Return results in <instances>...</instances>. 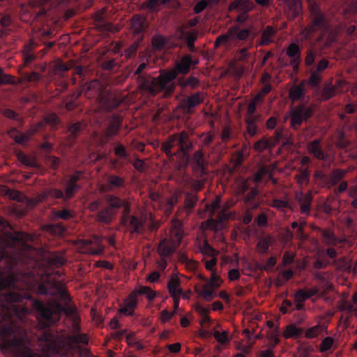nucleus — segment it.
I'll use <instances>...</instances> for the list:
<instances>
[{
  "label": "nucleus",
  "instance_id": "nucleus-41",
  "mask_svg": "<svg viewBox=\"0 0 357 357\" xmlns=\"http://www.w3.org/2000/svg\"><path fill=\"white\" fill-rule=\"evenodd\" d=\"M66 199H68V200L73 198L77 191L81 189V186L79 184L71 183L67 181L66 182Z\"/></svg>",
  "mask_w": 357,
  "mask_h": 357
},
{
  "label": "nucleus",
  "instance_id": "nucleus-5",
  "mask_svg": "<svg viewBox=\"0 0 357 357\" xmlns=\"http://www.w3.org/2000/svg\"><path fill=\"white\" fill-rule=\"evenodd\" d=\"M308 7L311 22L303 31L306 39H310L316 31H320L324 34L329 29V21L326 14L321 11L319 4L314 0H308Z\"/></svg>",
  "mask_w": 357,
  "mask_h": 357
},
{
  "label": "nucleus",
  "instance_id": "nucleus-28",
  "mask_svg": "<svg viewBox=\"0 0 357 357\" xmlns=\"http://www.w3.org/2000/svg\"><path fill=\"white\" fill-rule=\"evenodd\" d=\"M351 170L349 169H334L329 175V185L330 188L337 185L342 179H343L346 174Z\"/></svg>",
  "mask_w": 357,
  "mask_h": 357
},
{
  "label": "nucleus",
  "instance_id": "nucleus-47",
  "mask_svg": "<svg viewBox=\"0 0 357 357\" xmlns=\"http://www.w3.org/2000/svg\"><path fill=\"white\" fill-rule=\"evenodd\" d=\"M288 6L289 10L292 12L294 17L300 15L301 12V4L299 0H289Z\"/></svg>",
  "mask_w": 357,
  "mask_h": 357
},
{
  "label": "nucleus",
  "instance_id": "nucleus-38",
  "mask_svg": "<svg viewBox=\"0 0 357 357\" xmlns=\"http://www.w3.org/2000/svg\"><path fill=\"white\" fill-rule=\"evenodd\" d=\"M253 148L257 152L261 153L266 149H272L273 146L270 139H268L266 137H263L255 143Z\"/></svg>",
  "mask_w": 357,
  "mask_h": 357
},
{
  "label": "nucleus",
  "instance_id": "nucleus-35",
  "mask_svg": "<svg viewBox=\"0 0 357 357\" xmlns=\"http://www.w3.org/2000/svg\"><path fill=\"white\" fill-rule=\"evenodd\" d=\"M323 243L327 245H336L337 240L335 234L331 229H319Z\"/></svg>",
  "mask_w": 357,
  "mask_h": 357
},
{
  "label": "nucleus",
  "instance_id": "nucleus-12",
  "mask_svg": "<svg viewBox=\"0 0 357 357\" xmlns=\"http://www.w3.org/2000/svg\"><path fill=\"white\" fill-rule=\"evenodd\" d=\"M321 144V139H315L310 142L307 145L308 153L317 160L332 162L333 160L330 159V155L323 149Z\"/></svg>",
  "mask_w": 357,
  "mask_h": 357
},
{
  "label": "nucleus",
  "instance_id": "nucleus-9",
  "mask_svg": "<svg viewBox=\"0 0 357 357\" xmlns=\"http://www.w3.org/2000/svg\"><path fill=\"white\" fill-rule=\"evenodd\" d=\"M314 114L312 106H307L305 104H300L296 106L290 114L291 127L297 130L299 129L303 121H307Z\"/></svg>",
  "mask_w": 357,
  "mask_h": 357
},
{
  "label": "nucleus",
  "instance_id": "nucleus-52",
  "mask_svg": "<svg viewBox=\"0 0 357 357\" xmlns=\"http://www.w3.org/2000/svg\"><path fill=\"white\" fill-rule=\"evenodd\" d=\"M197 199H198L196 195L188 193L186 195L185 200V208L188 212L190 211L195 207Z\"/></svg>",
  "mask_w": 357,
  "mask_h": 357
},
{
  "label": "nucleus",
  "instance_id": "nucleus-55",
  "mask_svg": "<svg viewBox=\"0 0 357 357\" xmlns=\"http://www.w3.org/2000/svg\"><path fill=\"white\" fill-rule=\"evenodd\" d=\"M335 95V89L332 85L325 86L321 93V98L327 100L333 98Z\"/></svg>",
  "mask_w": 357,
  "mask_h": 357
},
{
  "label": "nucleus",
  "instance_id": "nucleus-17",
  "mask_svg": "<svg viewBox=\"0 0 357 357\" xmlns=\"http://www.w3.org/2000/svg\"><path fill=\"white\" fill-rule=\"evenodd\" d=\"M82 248L84 252L93 255H100L104 251V247L98 236H96L94 243L91 240L82 241Z\"/></svg>",
  "mask_w": 357,
  "mask_h": 357
},
{
  "label": "nucleus",
  "instance_id": "nucleus-14",
  "mask_svg": "<svg viewBox=\"0 0 357 357\" xmlns=\"http://www.w3.org/2000/svg\"><path fill=\"white\" fill-rule=\"evenodd\" d=\"M229 33L231 36V41L238 43L249 38L252 34V30L250 28H241L238 25H234L229 28Z\"/></svg>",
  "mask_w": 357,
  "mask_h": 357
},
{
  "label": "nucleus",
  "instance_id": "nucleus-27",
  "mask_svg": "<svg viewBox=\"0 0 357 357\" xmlns=\"http://www.w3.org/2000/svg\"><path fill=\"white\" fill-rule=\"evenodd\" d=\"M146 64L145 63H142L141 64H139V66L137 67L136 71L135 72V75H138V82H139V86L140 89L142 90H143L145 93H148L149 95L155 96L158 93H151L148 89H146L145 87H144V86L143 85L144 79V80H149V79L154 80L157 78V77L152 78L151 77H146V76L142 75V73L146 68Z\"/></svg>",
  "mask_w": 357,
  "mask_h": 357
},
{
  "label": "nucleus",
  "instance_id": "nucleus-16",
  "mask_svg": "<svg viewBox=\"0 0 357 357\" xmlns=\"http://www.w3.org/2000/svg\"><path fill=\"white\" fill-rule=\"evenodd\" d=\"M198 37V31L193 29L191 31H180V36L178 38L184 40L190 52L195 53L197 52V48L195 45V43Z\"/></svg>",
  "mask_w": 357,
  "mask_h": 357
},
{
  "label": "nucleus",
  "instance_id": "nucleus-22",
  "mask_svg": "<svg viewBox=\"0 0 357 357\" xmlns=\"http://www.w3.org/2000/svg\"><path fill=\"white\" fill-rule=\"evenodd\" d=\"M126 185V179L123 176H120L114 174H109L106 178V190L114 191L116 189L124 188Z\"/></svg>",
  "mask_w": 357,
  "mask_h": 357
},
{
  "label": "nucleus",
  "instance_id": "nucleus-15",
  "mask_svg": "<svg viewBox=\"0 0 357 357\" xmlns=\"http://www.w3.org/2000/svg\"><path fill=\"white\" fill-rule=\"evenodd\" d=\"M137 304V291H133L124 300L123 306L120 309V312L126 316H132Z\"/></svg>",
  "mask_w": 357,
  "mask_h": 357
},
{
  "label": "nucleus",
  "instance_id": "nucleus-42",
  "mask_svg": "<svg viewBox=\"0 0 357 357\" xmlns=\"http://www.w3.org/2000/svg\"><path fill=\"white\" fill-rule=\"evenodd\" d=\"M167 43V39L166 37L160 35L155 34L152 38V45L154 48L158 50H161L166 46Z\"/></svg>",
  "mask_w": 357,
  "mask_h": 357
},
{
  "label": "nucleus",
  "instance_id": "nucleus-60",
  "mask_svg": "<svg viewBox=\"0 0 357 357\" xmlns=\"http://www.w3.org/2000/svg\"><path fill=\"white\" fill-rule=\"evenodd\" d=\"M294 303L288 299H284L282 301V306L280 307V312L283 314L292 312Z\"/></svg>",
  "mask_w": 357,
  "mask_h": 357
},
{
  "label": "nucleus",
  "instance_id": "nucleus-45",
  "mask_svg": "<svg viewBox=\"0 0 357 357\" xmlns=\"http://www.w3.org/2000/svg\"><path fill=\"white\" fill-rule=\"evenodd\" d=\"M137 294L145 295L149 301L153 300L156 296V292L147 286H141L137 290H135Z\"/></svg>",
  "mask_w": 357,
  "mask_h": 357
},
{
  "label": "nucleus",
  "instance_id": "nucleus-31",
  "mask_svg": "<svg viewBox=\"0 0 357 357\" xmlns=\"http://www.w3.org/2000/svg\"><path fill=\"white\" fill-rule=\"evenodd\" d=\"M177 85L179 86L181 88L186 89L187 87H190L191 89H196L200 84L199 80L194 77V76H190L187 79H185L184 77H178L176 79Z\"/></svg>",
  "mask_w": 357,
  "mask_h": 357
},
{
  "label": "nucleus",
  "instance_id": "nucleus-59",
  "mask_svg": "<svg viewBox=\"0 0 357 357\" xmlns=\"http://www.w3.org/2000/svg\"><path fill=\"white\" fill-rule=\"evenodd\" d=\"M229 40H231V36L229 35L228 30L226 33L217 37L214 44L215 47H219L221 45H226Z\"/></svg>",
  "mask_w": 357,
  "mask_h": 357
},
{
  "label": "nucleus",
  "instance_id": "nucleus-13",
  "mask_svg": "<svg viewBox=\"0 0 357 357\" xmlns=\"http://www.w3.org/2000/svg\"><path fill=\"white\" fill-rule=\"evenodd\" d=\"M287 55L291 59L290 65L296 72L298 70L301 62V49L295 43H291L287 48Z\"/></svg>",
  "mask_w": 357,
  "mask_h": 357
},
{
  "label": "nucleus",
  "instance_id": "nucleus-33",
  "mask_svg": "<svg viewBox=\"0 0 357 357\" xmlns=\"http://www.w3.org/2000/svg\"><path fill=\"white\" fill-rule=\"evenodd\" d=\"M181 282L178 278H171L168 281L167 288L168 291L172 298L181 297L182 294V289L180 287Z\"/></svg>",
  "mask_w": 357,
  "mask_h": 357
},
{
  "label": "nucleus",
  "instance_id": "nucleus-50",
  "mask_svg": "<svg viewBox=\"0 0 357 357\" xmlns=\"http://www.w3.org/2000/svg\"><path fill=\"white\" fill-rule=\"evenodd\" d=\"M199 138L202 139V146L200 148L202 149L204 146H209L215 139V134L212 132L202 133L199 135Z\"/></svg>",
  "mask_w": 357,
  "mask_h": 357
},
{
  "label": "nucleus",
  "instance_id": "nucleus-40",
  "mask_svg": "<svg viewBox=\"0 0 357 357\" xmlns=\"http://www.w3.org/2000/svg\"><path fill=\"white\" fill-rule=\"evenodd\" d=\"M199 250L202 255H207L208 257H217L218 252L215 250L206 240H204L199 245Z\"/></svg>",
  "mask_w": 357,
  "mask_h": 357
},
{
  "label": "nucleus",
  "instance_id": "nucleus-37",
  "mask_svg": "<svg viewBox=\"0 0 357 357\" xmlns=\"http://www.w3.org/2000/svg\"><path fill=\"white\" fill-rule=\"evenodd\" d=\"M66 263L65 259L59 255L50 257L46 262V265L43 264L40 268H58L63 266Z\"/></svg>",
  "mask_w": 357,
  "mask_h": 357
},
{
  "label": "nucleus",
  "instance_id": "nucleus-24",
  "mask_svg": "<svg viewBox=\"0 0 357 357\" xmlns=\"http://www.w3.org/2000/svg\"><path fill=\"white\" fill-rule=\"evenodd\" d=\"M148 26L146 19L142 15H135L132 18L131 29L134 34L143 33Z\"/></svg>",
  "mask_w": 357,
  "mask_h": 357
},
{
  "label": "nucleus",
  "instance_id": "nucleus-1",
  "mask_svg": "<svg viewBox=\"0 0 357 357\" xmlns=\"http://www.w3.org/2000/svg\"><path fill=\"white\" fill-rule=\"evenodd\" d=\"M193 147V143L185 130L169 135L161 144V150L169 158L181 154L185 165L190 162L196 177L202 178L207 175L208 163L202 148L197 150L192 156L190 155L189 153Z\"/></svg>",
  "mask_w": 357,
  "mask_h": 357
},
{
  "label": "nucleus",
  "instance_id": "nucleus-46",
  "mask_svg": "<svg viewBox=\"0 0 357 357\" xmlns=\"http://www.w3.org/2000/svg\"><path fill=\"white\" fill-rule=\"evenodd\" d=\"M295 177L300 185H307L310 181V172L307 168L302 169Z\"/></svg>",
  "mask_w": 357,
  "mask_h": 357
},
{
  "label": "nucleus",
  "instance_id": "nucleus-8",
  "mask_svg": "<svg viewBox=\"0 0 357 357\" xmlns=\"http://www.w3.org/2000/svg\"><path fill=\"white\" fill-rule=\"evenodd\" d=\"M126 199H121L119 196L107 194L105 200L107 206L102 208L96 215V220L101 223L109 225L115 218L117 210L122 208Z\"/></svg>",
  "mask_w": 357,
  "mask_h": 357
},
{
  "label": "nucleus",
  "instance_id": "nucleus-43",
  "mask_svg": "<svg viewBox=\"0 0 357 357\" xmlns=\"http://www.w3.org/2000/svg\"><path fill=\"white\" fill-rule=\"evenodd\" d=\"M268 206L280 211H284L286 208H290V204L287 200L273 199L268 201Z\"/></svg>",
  "mask_w": 357,
  "mask_h": 357
},
{
  "label": "nucleus",
  "instance_id": "nucleus-58",
  "mask_svg": "<svg viewBox=\"0 0 357 357\" xmlns=\"http://www.w3.org/2000/svg\"><path fill=\"white\" fill-rule=\"evenodd\" d=\"M284 134V128H278L275 130L273 136L270 139L273 147L282 142Z\"/></svg>",
  "mask_w": 357,
  "mask_h": 357
},
{
  "label": "nucleus",
  "instance_id": "nucleus-61",
  "mask_svg": "<svg viewBox=\"0 0 357 357\" xmlns=\"http://www.w3.org/2000/svg\"><path fill=\"white\" fill-rule=\"evenodd\" d=\"M284 146H291L294 144V137L291 132L284 128V134L282 139Z\"/></svg>",
  "mask_w": 357,
  "mask_h": 357
},
{
  "label": "nucleus",
  "instance_id": "nucleus-4",
  "mask_svg": "<svg viewBox=\"0 0 357 357\" xmlns=\"http://www.w3.org/2000/svg\"><path fill=\"white\" fill-rule=\"evenodd\" d=\"M39 341L41 352L45 357H71L69 346L51 333H45Z\"/></svg>",
  "mask_w": 357,
  "mask_h": 357
},
{
  "label": "nucleus",
  "instance_id": "nucleus-49",
  "mask_svg": "<svg viewBox=\"0 0 357 357\" xmlns=\"http://www.w3.org/2000/svg\"><path fill=\"white\" fill-rule=\"evenodd\" d=\"M314 178L320 182L324 186L330 188L329 175L324 173L322 171L317 170L314 174Z\"/></svg>",
  "mask_w": 357,
  "mask_h": 357
},
{
  "label": "nucleus",
  "instance_id": "nucleus-23",
  "mask_svg": "<svg viewBox=\"0 0 357 357\" xmlns=\"http://www.w3.org/2000/svg\"><path fill=\"white\" fill-rule=\"evenodd\" d=\"M122 119L116 115H113L108 123L106 128L105 135L107 138L116 136L121 127Z\"/></svg>",
  "mask_w": 357,
  "mask_h": 357
},
{
  "label": "nucleus",
  "instance_id": "nucleus-18",
  "mask_svg": "<svg viewBox=\"0 0 357 357\" xmlns=\"http://www.w3.org/2000/svg\"><path fill=\"white\" fill-rule=\"evenodd\" d=\"M296 199L299 203L301 212L303 215H308L311 209L312 194L310 191L307 193L299 192L296 195Z\"/></svg>",
  "mask_w": 357,
  "mask_h": 357
},
{
  "label": "nucleus",
  "instance_id": "nucleus-54",
  "mask_svg": "<svg viewBox=\"0 0 357 357\" xmlns=\"http://www.w3.org/2000/svg\"><path fill=\"white\" fill-rule=\"evenodd\" d=\"M114 151L115 155L119 158L127 159L129 157V153L126 147L121 143H116L115 144Z\"/></svg>",
  "mask_w": 357,
  "mask_h": 357
},
{
  "label": "nucleus",
  "instance_id": "nucleus-57",
  "mask_svg": "<svg viewBox=\"0 0 357 357\" xmlns=\"http://www.w3.org/2000/svg\"><path fill=\"white\" fill-rule=\"evenodd\" d=\"M213 337L219 343L222 344H226L230 341L227 331L220 332L216 331L213 333Z\"/></svg>",
  "mask_w": 357,
  "mask_h": 357
},
{
  "label": "nucleus",
  "instance_id": "nucleus-10",
  "mask_svg": "<svg viewBox=\"0 0 357 357\" xmlns=\"http://www.w3.org/2000/svg\"><path fill=\"white\" fill-rule=\"evenodd\" d=\"M238 190L250 209H257L259 206V190L256 188L250 187L247 180L243 181L238 185Z\"/></svg>",
  "mask_w": 357,
  "mask_h": 357
},
{
  "label": "nucleus",
  "instance_id": "nucleus-19",
  "mask_svg": "<svg viewBox=\"0 0 357 357\" xmlns=\"http://www.w3.org/2000/svg\"><path fill=\"white\" fill-rule=\"evenodd\" d=\"M261 114L245 115L246 134L250 137L256 135L258 132L257 123L261 121Z\"/></svg>",
  "mask_w": 357,
  "mask_h": 357
},
{
  "label": "nucleus",
  "instance_id": "nucleus-64",
  "mask_svg": "<svg viewBox=\"0 0 357 357\" xmlns=\"http://www.w3.org/2000/svg\"><path fill=\"white\" fill-rule=\"evenodd\" d=\"M294 301H298V303H304L305 301L306 300H307V298L305 295V289H298L294 294Z\"/></svg>",
  "mask_w": 357,
  "mask_h": 357
},
{
  "label": "nucleus",
  "instance_id": "nucleus-7",
  "mask_svg": "<svg viewBox=\"0 0 357 357\" xmlns=\"http://www.w3.org/2000/svg\"><path fill=\"white\" fill-rule=\"evenodd\" d=\"M120 225L122 229L130 235L142 234L145 229V220L131 214V202L125 199L120 217Z\"/></svg>",
  "mask_w": 357,
  "mask_h": 357
},
{
  "label": "nucleus",
  "instance_id": "nucleus-51",
  "mask_svg": "<svg viewBox=\"0 0 357 357\" xmlns=\"http://www.w3.org/2000/svg\"><path fill=\"white\" fill-rule=\"evenodd\" d=\"M277 259L275 257H270L266 261L265 265L257 264V268L260 271H266V272H269L272 271L273 268L276 264Z\"/></svg>",
  "mask_w": 357,
  "mask_h": 357
},
{
  "label": "nucleus",
  "instance_id": "nucleus-11",
  "mask_svg": "<svg viewBox=\"0 0 357 357\" xmlns=\"http://www.w3.org/2000/svg\"><path fill=\"white\" fill-rule=\"evenodd\" d=\"M204 100V93L202 91H198L183 98L179 103V107L184 114H192L194 112L195 108L202 103Z\"/></svg>",
  "mask_w": 357,
  "mask_h": 357
},
{
  "label": "nucleus",
  "instance_id": "nucleus-3",
  "mask_svg": "<svg viewBox=\"0 0 357 357\" xmlns=\"http://www.w3.org/2000/svg\"><path fill=\"white\" fill-rule=\"evenodd\" d=\"M84 91L87 98L94 100L107 110L116 108L123 102L121 98L107 89V86L98 79L86 83Z\"/></svg>",
  "mask_w": 357,
  "mask_h": 357
},
{
  "label": "nucleus",
  "instance_id": "nucleus-39",
  "mask_svg": "<svg viewBox=\"0 0 357 357\" xmlns=\"http://www.w3.org/2000/svg\"><path fill=\"white\" fill-rule=\"evenodd\" d=\"M273 241V238L270 236L260 238L257 244L259 252L261 254H266Z\"/></svg>",
  "mask_w": 357,
  "mask_h": 357
},
{
  "label": "nucleus",
  "instance_id": "nucleus-36",
  "mask_svg": "<svg viewBox=\"0 0 357 357\" xmlns=\"http://www.w3.org/2000/svg\"><path fill=\"white\" fill-rule=\"evenodd\" d=\"M45 229L54 236H62L66 231V227L61 222L47 225H45Z\"/></svg>",
  "mask_w": 357,
  "mask_h": 357
},
{
  "label": "nucleus",
  "instance_id": "nucleus-21",
  "mask_svg": "<svg viewBox=\"0 0 357 357\" xmlns=\"http://www.w3.org/2000/svg\"><path fill=\"white\" fill-rule=\"evenodd\" d=\"M306 83V81L303 80L298 84L291 86L289 91V96L292 101H303L305 99Z\"/></svg>",
  "mask_w": 357,
  "mask_h": 357
},
{
  "label": "nucleus",
  "instance_id": "nucleus-20",
  "mask_svg": "<svg viewBox=\"0 0 357 357\" xmlns=\"http://www.w3.org/2000/svg\"><path fill=\"white\" fill-rule=\"evenodd\" d=\"M178 246L167 238L160 240L157 247V252L160 257H169L177 249Z\"/></svg>",
  "mask_w": 357,
  "mask_h": 357
},
{
  "label": "nucleus",
  "instance_id": "nucleus-29",
  "mask_svg": "<svg viewBox=\"0 0 357 357\" xmlns=\"http://www.w3.org/2000/svg\"><path fill=\"white\" fill-rule=\"evenodd\" d=\"M183 237V231L180 223L173 225L170 229V239L172 243H174L178 247L180 245Z\"/></svg>",
  "mask_w": 357,
  "mask_h": 357
},
{
  "label": "nucleus",
  "instance_id": "nucleus-62",
  "mask_svg": "<svg viewBox=\"0 0 357 357\" xmlns=\"http://www.w3.org/2000/svg\"><path fill=\"white\" fill-rule=\"evenodd\" d=\"M296 254L293 252L286 251L282 257V264L284 266L293 264Z\"/></svg>",
  "mask_w": 357,
  "mask_h": 357
},
{
  "label": "nucleus",
  "instance_id": "nucleus-6",
  "mask_svg": "<svg viewBox=\"0 0 357 357\" xmlns=\"http://www.w3.org/2000/svg\"><path fill=\"white\" fill-rule=\"evenodd\" d=\"M318 54L315 49L310 48L307 50L305 57V64L309 68L310 74L307 83L312 87L318 86L322 81V74L326 69L329 67V61L327 59L322 57L315 63V60Z\"/></svg>",
  "mask_w": 357,
  "mask_h": 357
},
{
  "label": "nucleus",
  "instance_id": "nucleus-25",
  "mask_svg": "<svg viewBox=\"0 0 357 357\" xmlns=\"http://www.w3.org/2000/svg\"><path fill=\"white\" fill-rule=\"evenodd\" d=\"M82 123L81 122H76L69 125L68 128V135L66 137L69 146H72L75 142L77 137L82 130Z\"/></svg>",
  "mask_w": 357,
  "mask_h": 357
},
{
  "label": "nucleus",
  "instance_id": "nucleus-63",
  "mask_svg": "<svg viewBox=\"0 0 357 357\" xmlns=\"http://www.w3.org/2000/svg\"><path fill=\"white\" fill-rule=\"evenodd\" d=\"M3 116L6 118L14 120L17 122L21 123L22 119L19 116V114L11 109H6L3 113Z\"/></svg>",
  "mask_w": 357,
  "mask_h": 357
},
{
  "label": "nucleus",
  "instance_id": "nucleus-34",
  "mask_svg": "<svg viewBox=\"0 0 357 357\" xmlns=\"http://www.w3.org/2000/svg\"><path fill=\"white\" fill-rule=\"evenodd\" d=\"M75 215L74 211L69 209L54 210L52 211V220L53 221H56L58 219L68 220L74 218Z\"/></svg>",
  "mask_w": 357,
  "mask_h": 357
},
{
  "label": "nucleus",
  "instance_id": "nucleus-53",
  "mask_svg": "<svg viewBox=\"0 0 357 357\" xmlns=\"http://www.w3.org/2000/svg\"><path fill=\"white\" fill-rule=\"evenodd\" d=\"M334 344V340L331 337H326L323 339L319 346V351L321 353L327 352Z\"/></svg>",
  "mask_w": 357,
  "mask_h": 357
},
{
  "label": "nucleus",
  "instance_id": "nucleus-30",
  "mask_svg": "<svg viewBox=\"0 0 357 357\" xmlns=\"http://www.w3.org/2000/svg\"><path fill=\"white\" fill-rule=\"evenodd\" d=\"M276 31L271 26H266L261 33V37L259 42V45L266 46L273 42V37Z\"/></svg>",
  "mask_w": 357,
  "mask_h": 357
},
{
  "label": "nucleus",
  "instance_id": "nucleus-56",
  "mask_svg": "<svg viewBox=\"0 0 357 357\" xmlns=\"http://www.w3.org/2000/svg\"><path fill=\"white\" fill-rule=\"evenodd\" d=\"M330 264L329 260L326 256H320L313 263V267L315 269H324Z\"/></svg>",
  "mask_w": 357,
  "mask_h": 357
},
{
  "label": "nucleus",
  "instance_id": "nucleus-26",
  "mask_svg": "<svg viewBox=\"0 0 357 357\" xmlns=\"http://www.w3.org/2000/svg\"><path fill=\"white\" fill-rule=\"evenodd\" d=\"M254 8V3L250 0H235L229 5V10H237L241 13H248Z\"/></svg>",
  "mask_w": 357,
  "mask_h": 357
},
{
  "label": "nucleus",
  "instance_id": "nucleus-44",
  "mask_svg": "<svg viewBox=\"0 0 357 357\" xmlns=\"http://www.w3.org/2000/svg\"><path fill=\"white\" fill-rule=\"evenodd\" d=\"M302 334H303L302 328H298L294 325H289V326H287V328L286 329V331L284 333V337L286 338H289V337H298L301 336Z\"/></svg>",
  "mask_w": 357,
  "mask_h": 357
},
{
  "label": "nucleus",
  "instance_id": "nucleus-48",
  "mask_svg": "<svg viewBox=\"0 0 357 357\" xmlns=\"http://www.w3.org/2000/svg\"><path fill=\"white\" fill-rule=\"evenodd\" d=\"M271 175L270 168L264 165L260 167L255 174V181L257 183L261 182L266 175Z\"/></svg>",
  "mask_w": 357,
  "mask_h": 357
},
{
  "label": "nucleus",
  "instance_id": "nucleus-2",
  "mask_svg": "<svg viewBox=\"0 0 357 357\" xmlns=\"http://www.w3.org/2000/svg\"><path fill=\"white\" fill-rule=\"evenodd\" d=\"M199 62L197 56L185 54L176 61L173 69L162 72L154 80L144 79V87L153 93L162 91L166 96H171L175 90L174 80L178 75H187L191 69L196 68Z\"/></svg>",
  "mask_w": 357,
  "mask_h": 357
},
{
  "label": "nucleus",
  "instance_id": "nucleus-32",
  "mask_svg": "<svg viewBox=\"0 0 357 357\" xmlns=\"http://www.w3.org/2000/svg\"><path fill=\"white\" fill-rule=\"evenodd\" d=\"M211 284H204L202 285L199 289H196L197 293L202 296L206 301H211L216 296L215 292V288H213Z\"/></svg>",
  "mask_w": 357,
  "mask_h": 357
}]
</instances>
